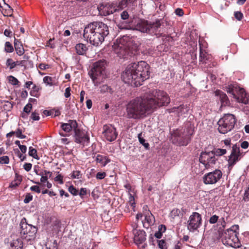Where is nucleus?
I'll use <instances>...</instances> for the list:
<instances>
[{
  "mask_svg": "<svg viewBox=\"0 0 249 249\" xmlns=\"http://www.w3.org/2000/svg\"><path fill=\"white\" fill-rule=\"evenodd\" d=\"M215 95L221 102V105L225 106L229 105L230 102L227 95L223 91L220 90H216L215 91Z\"/></svg>",
  "mask_w": 249,
  "mask_h": 249,
  "instance_id": "obj_24",
  "label": "nucleus"
},
{
  "mask_svg": "<svg viewBox=\"0 0 249 249\" xmlns=\"http://www.w3.org/2000/svg\"><path fill=\"white\" fill-rule=\"evenodd\" d=\"M166 230V227L164 225H160L158 227V231L162 233L165 232Z\"/></svg>",
  "mask_w": 249,
  "mask_h": 249,
  "instance_id": "obj_62",
  "label": "nucleus"
},
{
  "mask_svg": "<svg viewBox=\"0 0 249 249\" xmlns=\"http://www.w3.org/2000/svg\"><path fill=\"white\" fill-rule=\"evenodd\" d=\"M69 192L73 196H77L78 194V190L73 185H71L68 188Z\"/></svg>",
  "mask_w": 249,
  "mask_h": 249,
  "instance_id": "obj_39",
  "label": "nucleus"
},
{
  "mask_svg": "<svg viewBox=\"0 0 249 249\" xmlns=\"http://www.w3.org/2000/svg\"><path fill=\"white\" fill-rule=\"evenodd\" d=\"M150 76L149 66L147 63L141 61L138 64L128 65L123 71L121 78H145Z\"/></svg>",
  "mask_w": 249,
  "mask_h": 249,
  "instance_id": "obj_3",
  "label": "nucleus"
},
{
  "mask_svg": "<svg viewBox=\"0 0 249 249\" xmlns=\"http://www.w3.org/2000/svg\"><path fill=\"white\" fill-rule=\"evenodd\" d=\"M224 144L226 145V148L227 150H229L231 149V140L230 139H226L224 141Z\"/></svg>",
  "mask_w": 249,
  "mask_h": 249,
  "instance_id": "obj_59",
  "label": "nucleus"
},
{
  "mask_svg": "<svg viewBox=\"0 0 249 249\" xmlns=\"http://www.w3.org/2000/svg\"><path fill=\"white\" fill-rule=\"evenodd\" d=\"M87 49L86 45L82 43L78 44L75 46L76 53L79 55L85 54Z\"/></svg>",
  "mask_w": 249,
  "mask_h": 249,
  "instance_id": "obj_32",
  "label": "nucleus"
},
{
  "mask_svg": "<svg viewBox=\"0 0 249 249\" xmlns=\"http://www.w3.org/2000/svg\"><path fill=\"white\" fill-rule=\"evenodd\" d=\"M212 152L214 154V157L221 156L225 154L227 152V149L217 148L212 150Z\"/></svg>",
  "mask_w": 249,
  "mask_h": 249,
  "instance_id": "obj_34",
  "label": "nucleus"
},
{
  "mask_svg": "<svg viewBox=\"0 0 249 249\" xmlns=\"http://www.w3.org/2000/svg\"><path fill=\"white\" fill-rule=\"evenodd\" d=\"M14 46L17 53L18 55H22L24 53V49L20 42L16 39H15Z\"/></svg>",
  "mask_w": 249,
  "mask_h": 249,
  "instance_id": "obj_30",
  "label": "nucleus"
},
{
  "mask_svg": "<svg viewBox=\"0 0 249 249\" xmlns=\"http://www.w3.org/2000/svg\"><path fill=\"white\" fill-rule=\"evenodd\" d=\"M129 17L128 13L126 11H124L121 14V18L123 20L127 19Z\"/></svg>",
  "mask_w": 249,
  "mask_h": 249,
  "instance_id": "obj_52",
  "label": "nucleus"
},
{
  "mask_svg": "<svg viewBox=\"0 0 249 249\" xmlns=\"http://www.w3.org/2000/svg\"><path fill=\"white\" fill-rule=\"evenodd\" d=\"M234 15L235 18L238 20H241L243 17V15L241 12H235Z\"/></svg>",
  "mask_w": 249,
  "mask_h": 249,
  "instance_id": "obj_51",
  "label": "nucleus"
},
{
  "mask_svg": "<svg viewBox=\"0 0 249 249\" xmlns=\"http://www.w3.org/2000/svg\"><path fill=\"white\" fill-rule=\"evenodd\" d=\"M155 103L144 93L130 100L126 106L127 117L139 120L146 117L153 112Z\"/></svg>",
  "mask_w": 249,
  "mask_h": 249,
  "instance_id": "obj_1",
  "label": "nucleus"
},
{
  "mask_svg": "<svg viewBox=\"0 0 249 249\" xmlns=\"http://www.w3.org/2000/svg\"><path fill=\"white\" fill-rule=\"evenodd\" d=\"M9 162L8 156H5L0 157V163L2 164H7Z\"/></svg>",
  "mask_w": 249,
  "mask_h": 249,
  "instance_id": "obj_49",
  "label": "nucleus"
},
{
  "mask_svg": "<svg viewBox=\"0 0 249 249\" xmlns=\"http://www.w3.org/2000/svg\"><path fill=\"white\" fill-rule=\"evenodd\" d=\"M71 88L68 87L66 89L64 93V96L66 98H68L71 96Z\"/></svg>",
  "mask_w": 249,
  "mask_h": 249,
  "instance_id": "obj_64",
  "label": "nucleus"
},
{
  "mask_svg": "<svg viewBox=\"0 0 249 249\" xmlns=\"http://www.w3.org/2000/svg\"><path fill=\"white\" fill-rule=\"evenodd\" d=\"M81 172L79 171H74L71 175V178L79 179L81 178Z\"/></svg>",
  "mask_w": 249,
  "mask_h": 249,
  "instance_id": "obj_42",
  "label": "nucleus"
},
{
  "mask_svg": "<svg viewBox=\"0 0 249 249\" xmlns=\"http://www.w3.org/2000/svg\"><path fill=\"white\" fill-rule=\"evenodd\" d=\"M30 190L32 191H34L37 193H40V191H41L39 186H37V185H34V186H31L30 187Z\"/></svg>",
  "mask_w": 249,
  "mask_h": 249,
  "instance_id": "obj_58",
  "label": "nucleus"
},
{
  "mask_svg": "<svg viewBox=\"0 0 249 249\" xmlns=\"http://www.w3.org/2000/svg\"><path fill=\"white\" fill-rule=\"evenodd\" d=\"M5 51L7 53H11L14 51L13 47L10 42H5Z\"/></svg>",
  "mask_w": 249,
  "mask_h": 249,
  "instance_id": "obj_37",
  "label": "nucleus"
},
{
  "mask_svg": "<svg viewBox=\"0 0 249 249\" xmlns=\"http://www.w3.org/2000/svg\"><path fill=\"white\" fill-rule=\"evenodd\" d=\"M223 88L228 93L231 94L237 102L245 105L249 103V95L243 88H240L236 83H229Z\"/></svg>",
  "mask_w": 249,
  "mask_h": 249,
  "instance_id": "obj_4",
  "label": "nucleus"
},
{
  "mask_svg": "<svg viewBox=\"0 0 249 249\" xmlns=\"http://www.w3.org/2000/svg\"><path fill=\"white\" fill-rule=\"evenodd\" d=\"M20 235L23 239L27 241L34 240L37 232L36 227L29 224L26 222V219L23 218L20 223Z\"/></svg>",
  "mask_w": 249,
  "mask_h": 249,
  "instance_id": "obj_9",
  "label": "nucleus"
},
{
  "mask_svg": "<svg viewBox=\"0 0 249 249\" xmlns=\"http://www.w3.org/2000/svg\"><path fill=\"white\" fill-rule=\"evenodd\" d=\"M32 107V104L30 103H28L24 107L23 111L27 113H29L30 112Z\"/></svg>",
  "mask_w": 249,
  "mask_h": 249,
  "instance_id": "obj_50",
  "label": "nucleus"
},
{
  "mask_svg": "<svg viewBox=\"0 0 249 249\" xmlns=\"http://www.w3.org/2000/svg\"><path fill=\"white\" fill-rule=\"evenodd\" d=\"M14 150L15 152L17 154L18 157L20 159V160L21 161H23L26 160V155H23L22 154L20 153L18 149H15Z\"/></svg>",
  "mask_w": 249,
  "mask_h": 249,
  "instance_id": "obj_44",
  "label": "nucleus"
},
{
  "mask_svg": "<svg viewBox=\"0 0 249 249\" xmlns=\"http://www.w3.org/2000/svg\"><path fill=\"white\" fill-rule=\"evenodd\" d=\"M75 142L76 143L81 144L83 145H87L89 142V137L87 132L76 129L74 131Z\"/></svg>",
  "mask_w": 249,
  "mask_h": 249,
  "instance_id": "obj_18",
  "label": "nucleus"
},
{
  "mask_svg": "<svg viewBox=\"0 0 249 249\" xmlns=\"http://www.w3.org/2000/svg\"><path fill=\"white\" fill-rule=\"evenodd\" d=\"M32 164L30 163H25L23 165L24 169L27 172L31 170Z\"/></svg>",
  "mask_w": 249,
  "mask_h": 249,
  "instance_id": "obj_61",
  "label": "nucleus"
},
{
  "mask_svg": "<svg viewBox=\"0 0 249 249\" xmlns=\"http://www.w3.org/2000/svg\"><path fill=\"white\" fill-rule=\"evenodd\" d=\"M63 177L61 175L59 174L55 177L54 180L59 182V184H62L63 183Z\"/></svg>",
  "mask_w": 249,
  "mask_h": 249,
  "instance_id": "obj_54",
  "label": "nucleus"
},
{
  "mask_svg": "<svg viewBox=\"0 0 249 249\" xmlns=\"http://www.w3.org/2000/svg\"><path fill=\"white\" fill-rule=\"evenodd\" d=\"M241 147L243 149H247L249 147V143L247 141H243L241 142Z\"/></svg>",
  "mask_w": 249,
  "mask_h": 249,
  "instance_id": "obj_63",
  "label": "nucleus"
},
{
  "mask_svg": "<svg viewBox=\"0 0 249 249\" xmlns=\"http://www.w3.org/2000/svg\"><path fill=\"white\" fill-rule=\"evenodd\" d=\"M193 133V129L191 126L176 129L172 133V142L179 145L186 146L190 142Z\"/></svg>",
  "mask_w": 249,
  "mask_h": 249,
  "instance_id": "obj_6",
  "label": "nucleus"
},
{
  "mask_svg": "<svg viewBox=\"0 0 249 249\" xmlns=\"http://www.w3.org/2000/svg\"><path fill=\"white\" fill-rule=\"evenodd\" d=\"M129 203L133 209L135 207L134 197L131 194L129 196Z\"/></svg>",
  "mask_w": 249,
  "mask_h": 249,
  "instance_id": "obj_55",
  "label": "nucleus"
},
{
  "mask_svg": "<svg viewBox=\"0 0 249 249\" xmlns=\"http://www.w3.org/2000/svg\"><path fill=\"white\" fill-rule=\"evenodd\" d=\"M189 109L186 106L180 105L178 107H175L171 109V112L177 113L178 116H181L187 114Z\"/></svg>",
  "mask_w": 249,
  "mask_h": 249,
  "instance_id": "obj_26",
  "label": "nucleus"
},
{
  "mask_svg": "<svg viewBox=\"0 0 249 249\" xmlns=\"http://www.w3.org/2000/svg\"><path fill=\"white\" fill-rule=\"evenodd\" d=\"M106 176L105 172H98L96 174V178L98 179H102L105 178Z\"/></svg>",
  "mask_w": 249,
  "mask_h": 249,
  "instance_id": "obj_57",
  "label": "nucleus"
},
{
  "mask_svg": "<svg viewBox=\"0 0 249 249\" xmlns=\"http://www.w3.org/2000/svg\"><path fill=\"white\" fill-rule=\"evenodd\" d=\"M143 226L145 228H148L150 225H153L154 223L155 217L151 213L148 211L145 214Z\"/></svg>",
  "mask_w": 249,
  "mask_h": 249,
  "instance_id": "obj_27",
  "label": "nucleus"
},
{
  "mask_svg": "<svg viewBox=\"0 0 249 249\" xmlns=\"http://www.w3.org/2000/svg\"><path fill=\"white\" fill-rule=\"evenodd\" d=\"M200 46L199 53V62L200 64L204 65V68H211L216 66V62L213 60L212 56L211 54H208L205 51L203 50L201 46Z\"/></svg>",
  "mask_w": 249,
  "mask_h": 249,
  "instance_id": "obj_14",
  "label": "nucleus"
},
{
  "mask_svg": "<svg viewBox=\"0 0 249 249\" xmlns=\"http://www.w3.org/2000/svg\"><path fill=\"white\" fill-rule=\"evenodd\" d=\"M239 229L238 225H233L230 228L225 230L222 234L223 243L234 248H240L241 243L237 237Z\"/></svg>",
  "mask_w": 249,
  "mask_h": 249,
  "instance_id": "obj_5",
  "label": "nucleus"
},
{
  "mask_svg": "<svg viewBox=\"0 0 249 249\" xmlns=\"http://www.w3.org/2000/svg\"><path fill=\"white\" fill-rule=\"evenodd\" d=\"M218 218L219 217L216 215H213L209 219L210 223L213 224L216 223L218 221Z\"/></svg>",
  "mask_w": 249,
  "mask_h": 249,
  "instance_id": "obj_48",
  "label": "nucleus"
},
{
  "mask_svg": "<svg viewBox=\"0 0 249 249\" xmlns=\"http://www.w3.org/2000/svg\"><path fill=\"white\" fill-rule=\"evenodd\" d=\"M109 34L108 27L102 22H93L85 27L84 38L90 44L98 46L104 41L105 37Z\"/></svg>",
  "mask_w": 249,
  "mask_h": 249,
  "instance_id": "obj_2",
  "label": "nucleus"
},
{
  "mask_svg": "<svg viewBox=\"0 0 249 249\" xmlns=\"http://www.w3.org/2000/svg\"><path fill=\"white\" fill-rule=\"evenodd\" d=\"M180 211L178 209H174L170 213V216L172 218H175L176 216H178Z\"/></svg>",
  "mask_w": 249,
  "mask_h": 249,
  "instance_id": "obj_40",
  "label": "nucleus"
},
{
  "mask_svg": "<svg viewBox=\"0 0 249 249\" xmlns=\"http://www.w3.org/2000/svg\"><path fill=\"white\" fill-rule=\"evenodd\" d=\"M158 246L160 249H166V244L164 240H160L158 241Z\"/></svg>",
  "mask_w": 249,
  "mask_h": 249,
  "instance_id": "obj_45",
  "label": "nucleus"
},
{
  "mask_svg": "<svg viewBox=\"0 0 249 249\" xmlns=\"http://www.w3.org/2000/svg\"><path fill=\"white\" fill-rule=\"evenodd\" d=\"M128 40V37L124 36L121 38L117 39L114 43L113 48L116 53L120 58H127L129 53Z\"/></svg>",
  "mask_w": 249,
  "mask_h": 249,
  "instance_id": "obj_10",
  "label": "nucleus"
},
{
  "mask_svg": "<svg viewBox=\"0 0 249 249\" xmlns=\"http://www.w3.org/2000/svg\"><path fill=\"white\" fill-rule=\"evenodd\" d=\"M231 148V152L228 160V165L229 170H231L233 166L241 159L246 153L241 151L239 146L236 144H233Z\"/></svg>",
  "mask_w": 249,
  "mask_h": 249,
  "instance_id": "obj_12",
  "label": "nucleus"
},
{
  "mask_svg": "<svg viewBox=\"0 0 249 249\" xmlns=\"http://www.w3.org/2000/svg\"><path fill=\"white\" fill-rule=\"evenodd\" d=\"M148 21L144 20H139L135 26L134 29L142 33H147Z\"/></svg>",
  "mask_w": 249,
  "mask_h": 249,
  "instance_id": "obj_23",
  "label": "nucleus"
},
{
  "mask_svg": "<svg viewBox=\"0 0 249 249\" xmlns=\"http://www.w3.org/2000/svg\"><path fill=\"white\" fill-rule=\"evenodd\" d=\"M106 61L99 60L95 62L89 72L91 78H97L104 75L105 70Z\"/></svg>",
  "mask_w": 249,
  "mask_h": 249,
  "instance_id": "obj_15",
  "label": "nucleus"
},
{
  "mask_svg": "<svg viewBox=\"0 0 249 249\" xmlns=\"http://www.w3.org/2000/svg\"><path fill=\"white\" fill-rule=\"evenodd\" d=\"M61 127L65 132H70L72 130L74 131L77 128V123L75 120H70L67 123H61Z\"/></svg>",
  "mask_w": 249,
  "mask_h": 249,
  "instance_id": "obj_21",
  "label": "nucleus"
},
{
  "mask_svg": "<svg viewBox=\"0 0 249 249\" xmlns=\"http://www.w3.org/2000/svg\"><path fill=\"white\" fill-rule=\"evenodd\" d=\"M13 107L12 104L9 102H6L3 106V108L5 110L10 111Z\"/></svg>",
  "mask_w": 249,
  "mask_h": 249,
  "instance_id": "obj_43",
  "label": "nucleus"
},
{
  "mask_svg": "<svg viewBox=\"0 0 249 249\" xmlns=\"http://www.w3.org/2000/svg\"><path fill=\"white\" fill-rule=\"evenodd\" d=\"M138 79H123V81L128 85H130L133 87H138L142 85V82L144 80L138 81L137 80Z\"/></svg>",
  "mask_w": 249,
  "mask_h": 249,
  "instance_id": "obj_29",
  "label": "nucleus"
},
{
  "mask_svg": "<svg viewBox=\"0 0 249 249\" xmlns=\"http://www.w3.org/2000/svg\"><path fill=\"white\" fill-rule=\"evenodd\" d=\"M236 122L235 117L233 114H225L217 122L219 132L226 134L231 131L234 128Z\"/></svg>",
  "mask_w": 249,
  "mask_h": 249,
  "instance_id": "obj_8",
  "label": "nucleus"
},
{
  "mask_svg": "<svg viewBox=\"0 0 249 249\" xmlns=\"http://www.w3.org/2000/svg\"><path fill=\"white\" fill-rule=\"evenodd\" d=\"M138 0H121L119 1L118 8L123 9L127 7L131 10L134 9L137 5Z\"/></svg>",
  "mask_w": 249,
  "mask_h": 249,
  "instance_id": "obj_20",
  "label": "nucleus"
},
{
  "mask_svg": "<svg viewBox=\"0 0 249 249\" xmlns=\"http://www.w3.org/2000/svg\"><path fill=\"white\" fill-rule=\"evenodd\" d=\"M95 160L103 166H106L110 161L107 157L101 155H97Z\"/></svg>",
  "mask_w": 249,
  "mask_h": 249,
  "instance_id": "obj_31",
  "label": "nucleus"
},
{
  "mask_svg": "<svg viewBox=\"0 0 249 249\" xmlns=\"http://www.w3.org/2000/svg\"><path fill=\"white\" fill-rule=\"evenodd\" d=\"M145 240L146 233L143 231H139L135 234L134 241L136 244H141Z\"/></svg>",
  "mask_w": 249,
  "mask_h": 249,
  "instance_id": "obj_25",
  "label": "nucleus"
},
{
  "mask_svg": "<svg viewBox=\"0 0 249 249\" xmlns=\"http://www.w3.org/2000/svg\"><path fill=\"white\" fill-rule=\"evenodd\" d=\"M119 9L112 3H101L98 7L100 14L104 16L112 14Z\"/></svg>",
  "mask_w": 249,
  "mask_h": 249,
  "instance_id": "obj_19",
  "label": "nucleus"
},
{
  "mask_svg": "<svg viewBox=\"0 0 249 249\" xmlns=\"http://www.w3.org/2000/svg\"><path fill=\"white\" fill-rule=\"evenodd\" d=\"M200 163L203 166L198 173H201L204 170L207 169L211 167L213 165L215 164L216 161L217 160V158L214 157V154L211 151H203L201 153V154L199 159Z\"/></svg>",
  "mask_w": 249,
  "mask_h": 249,
  "instance_id": "obj_11",
  "label": "nucleus"
},
{
  "mask_svg": "<svg viewBox=\"0 0 249 249\" xmlns=\"http://www.w3.org/2000/svg\"><path fill=\"white\" fill-rule=\"evenodd\" d=\"M20 63L19 61H14L12 59L9 58L6 61V66L9 68L10 69H12L15 68L17 65H19Z\"/></svg>",
  "mask_w": 249,
  "mask_h": 249,
  "instance_id": "obj_33",
  "label": "nucleus"
},
{
  "mask_svg": "<svg viewBox=\"0 0 249 249\" xmlns=\"http://www.w3.org/2000/svg\"><path fill=\"white\" fill-rule=\"evenodd\" d=\"M14 132V134L16 135V137L19 139H24L26 138L25 135L22 134V130L19 128Z\"/></svg>",
  "mask_w": 249,
  "mask_h": 249,
  "instance_id": "obj_41",
  "label": "nucleus"
},
{
  "mask_svg": "<svg viewBox=\"0 0 249 249\" xmlns=\"http://www.w3.org/2000/svg\"><path fill=\"white\" fill-rule=\"evenodd\" d=\"M145 94L147 98L151 99L155 103L153 111L158 107L167 106L170 103V98L163 90L153 89Z\"/></svg>",
  "mask_w": 249,
  "mask_h": 249,
  "instance_id": "obj_7",
  "label": "nucleus"
},
{
  "mask_svg": "<svg viewBox=\"0 0 249 249\" xmlns=\"http://www.w3.org/2000/svg\"><path fill=\"white\" fill-rule=\"evenodd\" d=\"M23 247V243L21 240L18 238L13 240L10 243L9 249H21Z\"/></svg>",
  "mask_w": 249,
  "mask_h": 249,
  "instance_id": "obj_28",
  "label": "nucleus"
},
{
  "mask_svg": "<svg viewBox=\"0 0 249 249\" xmlns=\"http://www.w3.org/2000/svg\"><path fill=\"white\" fill-rule=\"evenodd\" d=\"M103 134L104 137L109 142L114 141L118 135L116 128L111 124H106L103 127Z\"/></svg>",
  "mask_w": 249,
  "mask_h": 249,
  "instance_id": "obj_17",
  "label": "nucleus"
},
{
  "mask_svg": "<svg viewBox=\"0 0 249 249\" xmlns=\"http://www.w3.org/2000/svg\"><path fill=\"white\" fill-rule=\"evenodd\" d=\"M222 176V172L218 169L205 174L203 178L205 184H213L218 182Z\"/></svg>",
  "mask_w": 249,
  "mask_h": 249,
  "instance_id": "obj_16",
  "label": "nucleus"
},
{
  "mask_svg": "<svg viewBox=\"0 0 249 249\" xmlns=\"http://www.w3.org/2000/svg\"><path fill=\"white\" fill-rule=\"evenodd\" d=\"M8 81L9 83L14 86L18 85L19 83L18 79H8Z\"/></svg>",
  "mask_w": 249,
  "mask_h": 249,
  "instance_id": "obj_60",
  "label": "nucleus"
},
{
  "mask_svg": "<svg viewBox=\"0 0 249 249\" xmlns=\"http://www.w3.org/2000/svg\"><path fill=\"white\" fill-rule=\"evenodd\" d=\"M39 176H41L40 181L41 183H45L48 181V176L44 175L43 173H40Z\"/></svg>",
  "mask_w": 249,
  "mask_h": 249,
  "instance_id": "obj_53",
  "label": "nucleus"
},
{
  "mask_svg": "<svg viewBox=\"0 0 249 249\" xmlns=\"http://www.w3.org/2000/svg\"><path fill=\"white\" fill-rule=\"evenodd\" d=\"M160 23L159 20H157L155 22L151 23L148 22V29L147 30V33L149 34H158L159 29L160 27Z\"/></svg>",
  "mask_w": 249,
  "mask_h": 249,
  "instance_id": "obj_22",
  "label": "nucleus"
},
{
  "mask_svg": "<svg viewBox=\"0 0 249 249\" xmlns=\"http://www.w3.org/2000/svg\"><path fill=\"white\" fill-rule=\"evenodd\" d=\"M202 216L197 212H193L189 216L187 221V229L192 232H194L202 225Z\"/></svg>",
  "mask_w": 249,
  "mask_h": 249,
  "instance_id": "obj_13",
  "label": "nucleus"
},
{
  "mask_svg": "<svg viewBox=\"0 0 249 249\" xmlns=\"http://www.w3.org/2000/svg\"><path fill=\"white\" fill-rule=\"evenodd\" d=\"M32 89L30 92V94L32 96L37 97L38 95V90L39 89V88L36 87V85H33L32 88Z\"/></svg>",
  "mask_w": 249,
  "mask_h": 249,
  "instance_id": "obj_38",
  "label": "nucleus"
},
{
  "mask_svg": "<svg viewBox=\"0 0 249 249\" xmlns=\"http://www.w3.org/2000/svg\"><path fill=\"white\" fill-rule=\"evenodd\" d=\"M31 118L34 121H38L40 119L38 113L36 112H32Z\"/></svg>",
  "mask_w": 249,
  "mask_h": 249,
  "instance_id": "obj_56",
  "label": "nucleus"
},
{
  "mask_svg": "<svg viewBox=\"0 0 249 249\" xmlns=\"http://www.w3.org/2000/svg\"><path fill=\"white\" fill-rule=\"evenodd\" d=\"M28 154L30 156L32 157L33 158L39 160V158L37 154V151L36 149L34 148L33 147L30 146L29 148V152Z\"/></svg>",
  "mask_w": 249,
  "mask_h": 249,
  "instance_id": "obj_35",
  "label": "nucleus"
},
{
  "mask_svg": "<svg viewBox=\"0 0 249 249\" xmlns=\"http://www.w3.org/2000/svg\"><path fill=\"white\" fill-rule=\"evenodd\" d=\"M33 199V196L30 193L26 195L24 202L26 204L29 203Z\"/></svg>",
  "mask_w": 249,
  "mask_h": 249,
  "instance_id": "obj_46",
  "label": "nucleus"
},
{
  "mask_svg": "<svg viewBox=\"0 0 249 249\" xmlns=\"http://www.w3.org/2000/svg\"><path fill=\"white\" fill-rule=\"evenodd\" d=\"M138 139L140 142L146 148L148 149L149 147V144L148 142H145V139H144L142 137V134H139L138 135Z\"/></svg>",
  "mask_w": 249,
  "mask_h": 249,
  "instance_id": "obj_36",
  "label": "nucleus"
},
{
  "mask_svg": "<svg viewBox=\"0 0 249 249\" xmlns=\"http://www.w3.org/2000/svg\"><path fill=\"white\" fill-rule=\"evenodd\" d=\"M87 194V189L86 188H81L78 194L81 198H84V196Z\"/></svg>",
  "mask_w": 249,
  "mask_h": 249,
  "instance_id": "obj_47",
  "label": "nucleus"
}]
</instances>
